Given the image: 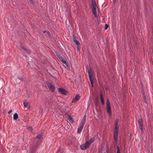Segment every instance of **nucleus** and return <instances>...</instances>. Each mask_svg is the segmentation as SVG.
<instances>
[{
  "mask_svg": "<svg viewBox=\"0 0 153 153\" xmlns=\"http://www.w3.org/2000/svg\"><path fill=\"white\" fill-rule=\"evenodd\" d=\"M91 6L92 7V12L93 13V14L94 15L95 17H97V12L96 9V3L95 0H91Z\"/></svg>",
  "mask_w": 153,
  "mask_h": 153,
  "instance_id": "1",
  "label": "nucleus"
},
{
  "mask_svg": "<svg viewBox=\"0 0 153 153\" xmlns=\"http://www.w3.org/2000/svg\"><path fill=\"white\" fill-rule=\"evenodd\" d=\"M106 109L108 113H109L110 115V112L111 111V108L110 105V103L109 99H107L106 101Z\"/></svg>",
  "mask_w": 153,
  "mask_h": 153,
  "instance_id": "2",
  "label": "nucleus"
},
{
  "mask_svg": "<svg viewBox=\"0 0 153 153\" xmlns=\"http://www.w3.org/2000/svg\"><path fill=\"white\" fill-rule=\"evenodd\" d=\"M46 84L47 86L51 91L53 92L54 91V90L55 89V87L53 85L49 82H46Z\"/></svg>",
  "mask_w": 153,
  "mask_h": 153,
  "instance_id": "3",
  "label": "nucleus"
},
{
  "mask_svg": "<svg viewBox=\"0 0 153 153\" xmlns=\"http://www.w3.org/2000/svg\"><path fill=\"white\" fill-rule=\"evenodd\" d=\"M16 81L17 83H19L21 81L25 82L26 81V79L24 77L18 76L17 78L16 79Z\"/></svg>",
  "mask_w": 153,
  "mask_h": 153,
  "instance_id": "4",
  "label": "nucleus"
},
{
  "mask_svg": "<svg viewBox=\"0 0 153 153\" xmlns=\"http://www.w3.org/2000/svg\"><path fill=\"white\" fill-rule=\"evenodd\" d=\"M90 146L89 144L86 142L85 144L81 145L80 148L82 150H85L88 148Z\"/></svg>",
  "mask_w": 153,
  "mask_h": 153,
  "instance_id": "5",
  "label": "nucleus"
},
{
  "mask_svg": "<svg viewBox=\"0 0 153 153\" xmlns=\"http://www.w3.org/2000/svg\"><path fill=\"white\" fill-rule=\"evenodd\" d=\"M138 123L139 126V128L142 131H143V123L142 119H140L139 120H138Z\"/></svg>",
  "mask_w": 153,
  "mask_h": 153,
  "instance_id": "6",
  "label": "nucleus"
},
{
  "mask_svg": "<svg viewBox=\"0 0 153 153\" xmlns=\"http://www.w3.org/2000/svg\"><path fill=\"white\" fill-rule=\"evenodd\" d=\"M80 97L79 95H76L72 101V102L73 103L75 102H76L79 99Z\"/></svg>",
  "mask_w": 153,
  "mask_h": 153,
  "instance_id": "7",
  "label": "nucleus"
},
{
  "mask_svg": "<svg viewBox=\"0 0 153 153\" xmlns=\"http://www.w3.org/2000/svg\"><path fill=\"white\" fill-rule=\"evenodd\" d=\"M118 136V131H114V140L115 141V143H116L117 140Z\"/></svg>",
  "mask_w": 153,
  "mask_h": 153,
  "instance_id": "8",
  "label": "nucleus"
},
{
  "mask_svg": "<svg viewBox=\"0 0 153 153\" xmlns=\"http://www.w3.org/2000/svg\"><path fill=\"white\" fill-rule=\"evenodd\" d=\"M24 106L25 107L29 108H30V105L29 103L27 101H25L23 102Z\"/></svg>",
  "mask_w": 153,
  "mask_h": 153,
  "instance_id": "9",
  "label": "nucleus"
},
{
  "mask_svg": "<svg viewBox=\"0 0 153 153\" xmlns=\"http://www.w3.org/2000/svg\"><path fill=\"white\" fill-rule=\"evenodd\" d=\"M59 59L61 61L64 63L66 66L68 67V66L67 62L65 61L64 58H59Z\"/></svg>",
  "mask_w": 153,
  "mask_h": 153,
  "instance_id": "10",
  "label": "nucleus"
},
{
  "mask_svg": "<svg viewBox=\"0 0 153 153\" xmlns=\"http://www.w3.org/2000/svg\"><path fill=\"white\" fill-rule=\"evenodd\" d=\"M94 141V138H91L87 142V143H88V144H89V145L93 143Z\"/></svg>",
  "mask_w": 153,
  "mask_h": 153,
  "instance_id": "11",
  "label": "nucleus"
},
{
  "mask_svg": "<svg viewBox=\"0 0 153 153\" xmlns=\"http://www.w3.org/2000/svg\"><path fill=\"white\" fill-rule=\"evenodd\" d=\"M73 41H74V43H76V45H77V48H78V46H79V45H80L79 42L78 40H77L76 39V38L75 37H74V38Z\"/></svg>",
  "mask_w": 153,
  "mask_h": 153,
  "instance_id": "12",
  "label": "nucleus"
},
{
  "mask_svg": "<svg viewBox=\"0 0 153 153\" xmlns=\"http://www.w3.org/2000/svg\"><path fill=\"white\" fill-rule=\"evenodd\" d=\"M59 90L62 94H66L67 91L65 89L62 88H59Z\"/></svg>",
  "mask_w": 153,
  "mask_h": 153,
  "instance_id": "13",
  "label": "nucleus"
},
{
  "mask_svg": "<svg viewBox=\"0 0 153 153\" xmlns=\"http://www.w3.org/2000/svg\"><path fill=\"white\" fill-rule=\"evenodd\" d=\"M100 99H101V100L102 103V105H103L104 103V98H103V95H102V94L101 92H100Z\"/></svg>",
  "mask_w": 153,
  "mask_h": 153,
  "instance_id": "14",
  "label": "nucleus"
},
{
  "mask_svg": "<svg viewBox=\"0 0 153 153\" xmlns=\"http://www.w3.org/2000/svg\"><path fill=\"white\" fill-rule=\"evenodd\" d=\"M118 122L117 121H115V128L114 131H118V126H117Z\"/></svg>",
  "mask_w": 153,
  "mask_h": 153,
  "instance_id": "15",
  "label": "nucleus"
},
{
  "mask_svg": "<svg viewBox=\"0 0 153 153\" xmlns=\"http://www.w3.org/2000/svg\"><path fill=\"white\" fill-rule=\"evenodd\" d=\"M22 48L23 50L25 51L28 53H30V51L29 50V49H28L24 47H22Z\"/></svg>",
  "mask_w": 153,
  "mask_h": 153,
  "instance_id": "16",
  "label": "nucleus"
},
{
  "mask_svg": "<svg viewBox=\"0 0 153 153\" xmlns=\"http://www.w3.org/2000/svg\"><path fill=\"white\" fill-rule=\"evenodd\" d=\"M85 123H84V122L81 121L79 124V127L81 128H83V127L84 126Z\"/></svg>",
  "mask_w": 153,
  "mask_h": 153,
  "instance_id": "17",
  "label": "nucleus"
},
{
  "mask_svg": "<svg viewBox=\"0 0 153 153\" xmlns=\"http://www.w3.org/2000/svg\"><path fill=\"white\" fill-rule=\"evenodd\" d=\"M85 123H84V122L81 121L79 124V127L81 128H83V127L84 126Z\"/></svg>",
  "mask_w": 153,
  "mask_h": 153,
  "instance_id": "18",
  "label": "nucleus"
},
{
  "mask_svg": "<svg viewBox=\"0 0 153 153\" xmlns=\"http://www.w3.org/2000/svg\"><path fill=\"white\" fill-rule=\"evenodd\" d=\"M36 137L37 138H38L39 139H40L42 137V134L41 133H39L37 136Z\"/></svg>",
  "mask_w": 153,
  "mask_h": 153,
  "instance_id": "19",
  "label": "nucleus"
},
{
  "mask_svg": "<svg viewBox=\"0 0 153 153\" xmlns=\"http://www.w3.org/2000/svg\"><path fill=\"white\" fill-rule=\"evenodd\" d=\"M18 118V114L17 113H15L13 115V119L14 120H16Z\"/></svg>",
  "mask_w": 153,
  "mask_h": 153,
  "instance_id": "20",
  "label": "nucleus"
},
{
  "mask_svg": "<svg viewBox=\"0 0 153 153\" xmlns=\"http://www.w3.org/2000/svg\"><path fill=\"white\" fill-rule=\"evenodd\" d=\"M88 75H89V79L92 78V75L91 72L88 69Z\"/></svg>",
  "mask_w": 153,
  "mask_h": 153,
  "instance_id": "21",
  "label": "nucleus"
},
{
  "mask_svg": "<svg viewBox=\"0 0 153 153\" xmlns=\"http://www.w3.org/2000/svg\"><path fill=\"white\" fill-rule=\"evenodd\" d=\"M86 115H85L83 116L82 119L81 121L84 122V123H85V121H86Z\"/></svg>",
  "mask_w": 153,
  "mask_h": 153,
  "instance_id": "22",
  "label": "nucleus"
},
{
  "mask_svg": "<svg viewBox=\"0 0 153 153\" xmlns=\"http://www.w3.org/2000/svg\"><path fill=\"white\" fill-rule=\"evenodd\" d=\"M83 128H81L78 127L77 129V132L79 133H81Z\"/></svg>",
  "mask_w": 153,
  "mask_h": 153,
  "instance_id": "23",
  "label": "nucleus"
},
{
  "mask_svg": "<svg viewBox=\"0 0 153 153\" xmlns=\"http://www.w3.org/2000/svg\"><path fill=\"white\" fill-rule=\"evenodd\" d=\"M44 33H46L48 35V36H50V37H51V34H50V33L49 32L48 30H45L44 31Z\"/></svg>",
  "mask_w": 153,
  "mask_h": 153,
  "instance_id": "24",
  "label": "nucleus"
},
{
  "mask_svg": "<svg viewBox=\"0 0 153 153\" xmlns=\"http://www.w3.org/2000/svg\"><path fill=\"white\" fill-rule=\"evenodd\" d=\"M117 153H120V147L118 146L117 147Z\"/></svg>",
  "mask_w": 153,
  "mask_h": 153,
  "instance_id": "25",
  "label": "nucleus"
},
{
  "mask_svg": "<svg viewBox=\"0 0 153 153\" xmlns=\"http://www.w3.org/2000/svg\"><path fill=\"white\" fill-rule=\"evenodd\" d=\"M69 120L70 122H71L72 123H73L74 121L73 119L71 117H69Z\"/></svg>",
  "mask_w": 153,
  "mask_h": 153,
  "instance_id": "26",
  "label": "nucleus"
},
{
  "mask_svg": "<svg viewBox=\"0 0 153 153\" xmlns=\"http://www.w3.org/2000/svg\"><path fill=\"white\" fill-rule=\"evenodd\" d=\"M109 27V25H108V24H105V30H107L108 27Z\"/></svg>",
  "mask_w": 153,
  "mask_h": 153,
  "instance_id": "27",
  "label": "nucleus"
},
{
  "mask_svg": "<svg viewBox=\"0 0 153 153\" xmlns=\"http://www.w3.org/2000/svg\"><path fill=\"white\" fill-rule=\"evenodd\" d=\"M90 79V82H91V85H93V84L94 82H93V80L92 79V78H91V79Z\"/></svg>",
  "mask_w": 153,
  "mask_h": 153,
  "instance_id": "28",
  "label": "nucleus"
},
{
  "mask_svg": "<svg viewBox=\"0 0 153 153\" xmlns=\"http://www.w3.org/2000/svg\"><path fill=\"white\" fill-rule=\"evenodd\" d=\"M57 56L58 57H62V56H61L60 55H59V53H58L57 52L56 53Z\"/></svg>",
  "mask_w": 153,
  "mask_h": 153,
  "instance_id": "29",
  "label": "nucleus"
},
{
  "mask_svg": "<svg viewBox=\"0 0 153 153\" xmlns=\"http://www.w3.org/2000/svg\"><path fill=\"white\" fill-rule=\"evenodd\" d=\"M144 101L146 103V98H145V97H144Z\"/></svg>",
  "mask_w": 153,
  "mask_h": 153,
  "instance_id": "30",
  "label": "nucleus"
},
{
  "mask_svg": "<svg viewBox=\"0 0 153 153\" xmlns=\"http://www.w3.org/2000/svg\"><path fill=\"white\" fill-rule=\"evenodd\" d=\"M12 112V110H10L9 112H8V114H10Z\"/></svg>",
  "mask_w": 153,
  "mask_h": 153,
  "instance_id": "31",
  "label": "nucleus"
},
{
  "mask_svg": "<svg viewBox=\"0 0 153 153\" xmlns=\"http://www.w3.org/2000/svg\"><path fill=\"white\" fill-rule=\"evenodd\" d=\"M30 2H31L32 3V4H33L34 3V1H33V0H29Z\"/></svg>",
  "mask_w": 153,
  "mask_h": 153,
  "instance_id": "32",
  "label": "nucleus"
},
{
  "mask_svg": "<svg viewBox=\"0 0 153 153\" xmlns=\"http://www.w3.org/2000/svg\"><path fill=\"white\" fill-rule=\"evenodd\" d=\"M98 100H97V101L95 102V104L96 105H97L98 104Z\"/></svg>",
  "mask_w": 153,
  "mask_h": 153,
  "instance_id": "33",
  "label": "nucleus"
},
{
  "mask_svg": "<svg viewBox=\"0 0 153 153\" xmlns=\"http://www.w3.org/2000/svg\"><path fill=\"white\" fill-rule=\"evenodd\" d=\"M113 1L114 4L116 2V0H113Z\"/></svg>",
  "mask_w": 153,
  "mask_h": 153,
  "instance_id": "34",
  "label": "nucleus"
},
{
  "mask_svg": "<svg viewBox=\"0 0 153 153\" xmlns=\"http://www.w3.org/2000/svg\"><path fill=\"white\" fill-rule=\"evenodd\" d=\"M108 88L107 87H106V88H105V90H106L108 91Z\"/></svg>",
  "mask_w": 153,
  "mask_h": 153,
  "instance_id": "35",
  "label": "nucleus"
},
{
  "mask_svg": "<svg viewBox=\"0 0 153 153\" xmlns=\"http://www.w3.org/2000/svg\"><path fill=\"white\" fill-rule=\"evenodd\" d=\"M60 150H59L57 152L58 153H59V152H60Z\"/></svg>",
  "mask_w": 153,
  "mask_h": 153,
  "instance_id": "36",
  "label": "nucleus"
},
{
  "mask_svg": "<svg viewBox=\"0 0 153 153\" xmlns=\"http://www.w3.org/2000/svg\"><path fill=\"white\" fill-rule=\"evenodd\" d=\"M148 117L149 118L150 117V116H149V115H148Z\"/></svg>",
  "mask_w": 153,
  "mask_h": 153,
  "instance_id": "37",
  "label": "nucleus"
},
{
  "mask_svg": "<svg viewBox=\"0 0 153 153\" xmlns=\"http://www.w3.org/2000/svg\"><path fill=\"white\" fill-rule=\"evenodd\" d=\"M93 87L94 86V84H93V85H91Z\"/></svg>",
  "mask_w": 153,
  "mask_h": 153,
  "instance_id": "38",
  "label": "nucleus"
}]
</instances>
